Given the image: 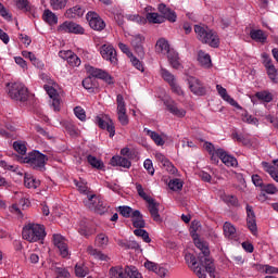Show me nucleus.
Wrapping results in <instances>:
<instances>
[{
    "instance_id": "40",
    "label": "nucleus",
    "mask_w": 278,
    "mask_h": 278,
    "mask_svg": "<svg viewBox=\"0 0 278 278\" xmlns=\"http://www.w3.org/2000/svg\"><path fill=\"white\" fill-rule=\"evenodd\" d=\"M108 244H110L108 235L101 232L96 237V245L99 247V249H105Z\"/></svg>"
},
{
    "instance_id": "29",
    "label": "nucleus",
    "mask_w": 278,
    "mask_h": 278,
    "mask_svg": "<svg viewBox=\"0 0 278 278\" xmlns=\"http://www.w3.org/2000/svg\"><path fill=\"white\" fill-rule=\"evenodd\" d=\"M83 87L85 90H88V92H94V90L99 88V84L97 83L96 78L88 76L83 80Z\"/></svg>"
},
{
    "instance_id": "22",
    "label": "nucleus",
    "mask_w": 278,
    "mask_h": 278,
    "mask_svg": "<svg viewBox=\"0 0 278 278\" xmlns=\"http://www.w3.org/2000/svg\"><path fill=\"white\" fill-rule=\"evenodd\" d=\"M198 62L203 68H212V56L203 50L198 51Z\"/></svg>"
},
{
    "instance_id": "23",
    "label": "nucleus",
    "mask_w": 278,
    "mask_h": 278,
    "mask_svg": "<svg viewBox=\"0 0 278 278\" xmlns=\"http://www.w3.org/2000/svg\"><path fill=\"white\" fill-rule=\"evenodd\" d=\"M131 220L132 226L136 227V229H144L147 223L144 222V217L142 216V213L140 211L136 210L131 214Z\"/></svg>"
},
{
    "instance_id": "49",
    "label": "nucleus",
    "mask_w": 278,
    "mask_h": 278,
    "mask_svg": "<svg viewBox=\"0 0 278 278\" xmlns=\"http://www.w3.org/2000/svg\"><path fill=\"white\" fill-rule=\"evenodd\" d=\"M15 4L17 10H22V12H31V4L27 0H15Z\"/></svg>"
},
{
    "instance_id": "12",
    "label": "nucleus",
    "mask_w": 278,
    "mask_h": 278,
    "mask_svg": "<svg viewBox=\"0 0 278 278\" xmlns=\"http://www.w3.org/2000/svg\"><path fill=\"white\" fill-rule=\"evenodd\" d=\"M87 71L90 75L89 77H92L93 79H102L109 86L114 85V77H112L108 72L92 66L87 67Z\"/></svg>"
},
{
    "instance_id": "46",
    "label": "nucleus",
    "mask_w": 278,
    "mask_h": 278,
    "mask_svg": "<svg viewBox=\"0 0 278 278\" xmlns=\"http://www.w3.org/2000/svg\"><path fill=\"white\" fill-rule=\"evenodd\" d=\"M125 18L138 25H144V23H147V18L142 17L140 14H126Z\"/></svg>"
},
{
    "instance_id": "33",
    "label": "nucleus",
    "mask_w": 278,
    "mask_h": 278,
    "mask_svg": "<svg viewBox=\"0 0 278 278\" xmlns=\"http://www.w3.org/2000/svg\"><path fill=\"white\" fill-rule=\"evenodd\" d=\"M152 23L153 25H162L164 23V17L160 13H147L146 22Z\"/></svg>"
},
{
    "instance_id": "34",
    "label": "nucleus",
    "mask_w": 278,
    "mask_h": 278,
    "mask_svg": "<svg viewBox=\"0 0 278 278\" xmlns=\"http://www.w3.org/2000/svg\"><path fill=\"white\" fill-rule=\"evenodd\" d=\"M250 38L255 40V42H266L267 39L266 34L262 29H252L250 31Z\"/></svg>"
},
{
    "instance_id": "36",
    "label": "nucleus",
    "mask_w": 278,
    "mask_h": 278,
    "mask_svg": "<svg viewBox=\"0 0 278 278\" xmlns=\"http://www.w3.org/2000/svg\"><path fill=\"white\" fill-rule=\"evenodd\" d=\"M42 18L45 23H48V25H58V15H55L51 10H45Z\"/></svg>"
},
{
    "instance_id": "45",
    "label": "nucleus",
    "mask_w": 278,
    "mask_h": 278,
    "mask_svg": "<svg viewBox=\"0 0 278 278\" xmlns=\"http://www.w3.org/2000/svg\"><path fill=\"white\" fill-rule=\"evenodd\" d=\"M87 162L90 164V166H92V168H97L98 170L103 168L102 161L91 154L87 155Z\"/></svg>"
},
{
    "instance_id": "27",
    "label": "nucleus",
    "mask_w": 278,
    "mask_h": 278,
    "mask_svg": "<svg viewBox=\"0 0 278 278\" xmlns=\"http://www.w3.org/2000/svg\"><path fill=\"white\" fill-rule=\"evenodd\" d=\"M262 166L265 170V173H268V175L278 184V169L275 167V165H271L270 163L264 161L262 162Z\"/></svg>"
},
{
    "instance_id": "16",
    "label": "nucleus",
    "mask_w": 278,
    "mask_h": 278,
    "mask_svg": "<svg viewBox=\"0 0 278 278\" xmlns=\"http://www.w3.org/2000/svg\"><path fill=\"white\" fill-rule=\"evenodd\" d=\"M130 45L140 58L144 56V36L140 34L132 35L130 39Z\"/></svg>"
},
{
    "instance_id": "58",
    "label": "nucleus",
    "mask_w": 278,
    "mask_h": 278,
    "mask_svg": "<svg viewBox=\"0 0 278 278\" xmlns=\"http://www.w3.org/2000/svg\"><path fill=\"white\" fill-rule=\"evenodd\" d=\"M74 114L78 121H86V111L81 106L74 108Z\"/></svg>"
},
{
    "instance_id": "8",
    "label": "nucleus",
    "mask_w": 278,
    "mask_h": 278,
    "mask_svg": "<svg viewBox=\"0 0 278 278\" xmlns=\"http://www.w3.org/2000/svg\"><path fill=\"white\" fill-rule=\"evenodd\" d=\"M263 60V65L265 66V71L267 73L268 79H270L271 84H278V70L273 63V59L266 52L261 55Z\"/></svg>"
},
{
    "instance_id": "14",
    "label": "nucleus",
    "mask_w": 278,
    "mask_h": 278,
    "mask_svg": "<svg viewBox=\"0 0 278 278\" xmlns=\"http://www.w3.org/2000/svg\"><path fill=\"white\" fill-rule=\"evenodd\" d=\"M100 54L103 60L111 62V64H116V62H118V59L116 58V49H114V47L110 43L101 46Z\"/></svg>"
},
{
    "instance_id": "39",
    "label": "nucleus",
    "mask_w": 278,
    "mask_h": 278,
    "mask_svg": "<svg viewBox=\"0 0 278 278\" xmlns=\"http://www.w3.org/2000/svg\"><path fill=\"white\" fill-rule=\"evenodd\" d=\"M74 185L76 186L80 194H85L86 197L90 194V189L88 188V182L86 180H74Z\"/></svg>"
},
{
    "instance_id": "25",
    "label": "nucleus",
    "mask_w": 278,
    "mask_h": 278,
    "mask_svg": "<svg viewBox=\"0 0 278 278\" xmlns=\"http://www.w3.org/2000/svg\"><path fill=\"white\" fill-rule=\"evenodd\" d=\"M166 108L168 112L173 114V116H177V118H184V116H186V110L179 109L175 102H168Z\"/></svg>"
},
{
    "instance_id": "26",
    "label": "nucleus",
    "mask_w": 278,
    "mask_h": 278,
    "mask_svg": "<svg viewBox=\"0 0 278 278\" xmlns=\"http://www.w3.org/2000/svg\"><path fill=\"white\" fill-rule=\"evenodd\" d=\"M112 166H122V168H131V161L123 156H113L111 159Z\"/></svg>"
},
{
    "instance_id": "32",
    "label": "nucleus",
    "mask_w": 278,
    "mask_h": 278,
    "mask_svg": "<svg viewBox=\"0 0 278 278\" xmlns=\"http://www.w3.org/2000/svg\"><path fill=\"white\" fill-rule=\"evenodd\" d=\"M99 197L94 193H90L87 195V198L83 201L84 205L88 207L89 210H94L97 207V204L99 203Z\"/></svg>"
},
{
    "instance_id": "52",
    "label": "nucleus",
    "mask_w": 278,
    "mask_h": 278,
    "mask_svg": "<svg viewBox=\"0 0 278 278\" xmlns=\"http://www.w3.org/2000/svg\"><path fill=\"white\" fill-rule=\"evenodd\" d=\"M161 164L167 170V173H170V175H176L177 167L173 165V163L170 162V160H168V157H165V160Z\"/></svg>"
},
{
    "instance_id": "53",
    "label": "nucleus",
    "mask_w": 278,
    "mask_h": 278,
    "mask_svg": "<svg viewBox=\"0 0 278 278\" xmlns=\"http://www.w3.org/2000/svg\"><path fill=\"white\" fill-rule=\"evenodd\" d=\"M127 278H142V274L134 266L126 267Z\"/></svg>"
},
{
    "instance_id": "19",
    "label": "nucleus",
    "mask_w": 278,
    "mask_h": 278,
    "mask_svg": "<svg viewBox=\"0 0 278 278\" xmlns=\"http://www.w3.org/2000/svg\"><path fill=\"white\" fill-rule=\"evenodd\" d=\"M96 123L100 129H106V131L110 134V138H114L116 135V127L114 126V122H112V119L105 121L101 116H97Z\"/></svg>"
},
{
    "instance_id": "3",
    "label": "nucleus",
    "mask_w": 278,
    "mask_h": 278,
    "mask_svg": "<svg viewBox=\"0 0 278 278\" xmlns=\"http://www.w3.org/2000/svg\"><path fill=\"white\" fill-rule=\"evenodd\" d=\"M24 164H28L33 170H38L39 173H45L47 170V162H49V156L42 154L38 150H33L28 152L23 159Z\"/></svg>"
},
{
    "instance_id": "5",
    "label": "nucleus",
    "mask_w": 278,
    "mask_h": 278,
    "mask_svg": "<svg viewBox=\"0 0 278 278\" xmlns=\"http://www.w3.org/2000/svg\"><path fill=\"white\" fill-rule=\"evenodd\" d=\"M22 236L27 242H38L45 240L47 232L45 231V226L40 224H27L23 228Z\"/></svg>"
},
{
    "instance_id": "63",
    "label": "nucleus",
    "mask_w": 278,
    "mask_h": 278,
    "mask_svg": "<svg viewBox=\"0 0 278 278\" xmlns=\"http://www.w3.org/2000/svg\"><path fill=\"white\" fill-rule=\"evenodd\" d=\"M263 191L266 192L267 194H277L278 189L275 185L268 184L263 187Z\"/></svg>"
},
{
    "instance_id": "2",
    "label": "nucleus",
    "mask_w": 278,
    "mask_h": 278,
    "mask_svg": "<svg viewBox=\"0 0 278 278\" xmlns=\"http://www.w3.org/2000/svg\"><path fill=\"white\" fill-rule=\"evenodd\" d=\"M194 31L198 36V39L203 45H208L213 49H218L220 47V37H218V33L212 30L207 26L195 25Z\"/></svg>"
},
{
    "instance_id": "4",
    "label": "nucleus",
    "mask_w": 278,
    "mask_h": 278,
    "mask_svg": "<svg viewBox=\"0 0 278 278\" xmlns=\"http://www.w3.org/2000/svg\"><path fill=\"white\" fill-rule=\"evenodd\" d=\"M198 260H199L200 265H197V256H194V254H192V253L185 254L186 263L188 264L189 268H192V270H193V273H195L197 277L206 278L207 274H205V273H208L211 278H218L216 276V266L215 265H214V269L212 271L213 273V276H212V274L207 270V267H205V263L202 264L201 258H199V256H198Z\"/></svg>"
},
{
    "instance_id": "21",
    "label": "nucleus",
    "mask_w": 278,
    "mask_h": 278,
    "mask_svg": "<svg viewBox=\"0 0 278 278\" xmlns=\"http://www.w3.org/2000/svg\"><path fill=\"white\" fill-rule=\"evenodd\" d=\"M87 253L88 255H91L93 260H99V262H110V256H108V254L103 253L102 251L96 249L92 245L87 247Z\"/></svg>"
},
{
    "instance_id": "41",
    "label": "nucleus",
    "mask_w": 278,
    "mask_h": 278,
    "mask_svg": "<svg viewBox=\"0 0 278 278\" xmlns=\"http://www.w3.org/2000/svg\"><path fill=\"white\" fill-rule=\"evenodd\" d=\"M255 97L258 101H263V103H270L273 101V93L267 90L256 92Z\"/></svg>"
},
{
    "instance_id": "61",
    "label": "nucleus",
    "mask_w": 278,
    "mask_h": 278,
    "mask_svg": "<svg viewBox=\"0 0 278 278\" xmlns=\"http://www.w3.org/2000/svg\"><path fill=\"white\" fill-rule=\"evenodd\" d=\"M143 167L149 173V175H155V168H153V161H151V159H147L143 162Z\"/></svg>"
},
{
    "instance_id": "62",
    "label": "nucleus",
    "mask_w": 278,
    "mask_h": 278,
    "mask_svg": "<svg viewBox=\"0 0 278 278\" xmlns=\"http://www.w3.org/2000/svg\"><path fill=\"white\" fill-rule=\"evenodd\" d=\"M75 274H76V277H86V275H88V269L81 265H76L75 266Z\"/></svg>"
},
{
    "instance_id": "42",
    "label": "nucleus",
    "mask_w": 278,
    "mask_h": 278,
    "mask_svg": "<svg viewBox=\"0 0 278 278\" xmlns=\"http://www.w3.org/2000/svg\"><path fill=\"white\" fill-rule=\"evenodd\" d=\"M22 55H23V58L30 60V62L34 64V66H37L38 68L43 66L42 62H40V60H38L36 58V54H34V52L23 51Z\"/></svg>"
},
{
    "instance_id": "55",
    "label": "nucleus",
    "mask_w": 278,
    "mask_h": 278,
    "mask_svg": "<svg viewBox=\"0 0 278 278\" xmlns=\"http://www.w3.org/2000/svg\"><path fill=\"white\" fill-rule=\"evenodd\" d=\"M242 121L243 123H248V125H258L260 123V121H257V117L249 115V112H244V114H242Z\"/></svg>"
},
{
    "instance_id": "57",
    "label": "nucleus",
    "mask_w": 278,
    "mask_h": 278,
    "mask_svg": "<svg viewBox=\"0 0 278 278\" xmlns=\"http://www.w3.org/2000/svg\"><path fill=\"white\" fill-rule=\"evenodd\" d=\"M118 212L124 216V218H130V216L134 214V208L130 206H119Z\"/></svg>"
},
{
    "instance_id": "50",
    "label": "nucleus",
    "mask_w": 278,
    "mask_h": 278,
    "mask_svg": "<svg viewBox=\"0 0 278 278\" xmlns=\"http://www.w3.org/2000/svg\"><path fill=\"white\" fill-rule=\"evenodd\" d=\"M13 149L16 153H20V155H25V153H27V146H25L24 141H14Z\"/></svg>"
},
{
    "instance_id": "38",
    "label": "nucleus",
    "mask_w": 278,
    "mask_h": 278,
    "mask_svg": "<svg viewBox=\"0 0 278 278\" xmlns=\"http://www.w3.org/2000/svg\"><path fill=\"white\" fill-rule=\"evenodd\" d=\"M224 236L229 240H233V238H236V226L229 222H226L224 224Z\"/></svg>"
},
{
    "instance_id": "13",
    "label": "nucleus",
    "mask_w": 278,
    "mask_h": 278,
    "mask_svg": "<svg viewBox=\"0 0 278 278\" xmlns=\"http://www.w3.org/2000/svg\"><path fill=\"white\" fill-rule=\"evenodd\" d=\"M189 89L195 94V97H205L207 94V88L203 86V83L197 77L190 76L188 78Z\"/></svg>"
},
{
    "instance_id": "43",
    "label": "nucleus",
    "mask_w": 278,
    "mask_h": 278,
    "mask_svg": "<svg viewBox=\"0 0 278 278\" xmlns=\"http://www.w3.org/2000/svg\"><path fill=\"white\" fill-rule=\"evenodd\" d=\"M116 103L117 114H127V104H125V98L123 97V94H117Z\"/></svg>"
},
{
    "instance_id": "30",
    "label": "nucleus",
    "mask_w": 278,
    "mask_h": 278,
    "mask_svg": "<svg viewBox=\"0 0 278 278\" xmlns=\"http://www.w3.org/2000/svg\"><path fill=\"white\" fill-rule=\"evenodd\" d=\"M143 131H144V134H147V136H149L151 138V140H153V142H155V144L157 147H164L165 141L162 138V136H160V134H157L149 128H144Z\"/></svg>"
},
{
    "instance_id": "54",
    "label": "nucleus",
    "mask_w": 278,
    "mask_h": 278,
    "mask_svg": "<svg viewBox=\"0 0 278 278\" xmlns=\"http://www.w3.org/2000/svg\"><path fill=\"white\" fill-rule=\"evenodd\" d=\"M67 0H50L52 10H64L66 8Z\"/></svg>"
},
{
    "instance_id": "35",
    "label": "nucleus",
    "mask_w": 278,
    "mask_h": 278,
    "mask_svg": "<svg viewBox=\"0 0 278 278\" xmlns=\"http://www.w3.org/2000/svg\"><path fill=\"white\" fill-rule=\"evenodd\" d=\"M110 276L111 278H127V267L125 269L121 266L112 267Z\"/></svg>"
},
{
    "instance_id": "24",
    "label": "nucleus",
    "mask_w": 278,
    "mask_h": 278,
    "mask_svg": "<svg viewBox=\"0 0 278 278\" xmlns=\"http://www.w3.org/2000/svg\"><path fill=\"white\" fill-rule=\"evenodd\" d=\"M165 55H167V60L174 68L179 71L181 68V63H179V53L175 51V49H170Z\"/></svg>"
},
{
    "instance_id": "17",
    "label": "nucleus",
    "mask_w": 278,
    "mask_h": 278,
    "mask_svg": "<svg viewBox=\"0 0 278 278\" xmlns=\"http://www.w3.org/2000/svg\"><path fill=\"white\" fill-rule=\"evenodd\" d=\"M245 211H247L248 228L250 229L251 233H253V236H256L257 235V222L255 219V212L253 211V206L248 204L245 207Z\"/></svg>"
},
{
    "instance_id": "10",
    "label": "nucleus",
    "mask_w": 278,
    "mask_h": 278,
    "mask_svg": "<svg viewBox=\"0 0 278 278\" xmlns=\"http://www.w3.org/2000/svg\"><path fill=\"white\" fill-rule=\"evenodd\" d=\"M86 20L88 21V24L91 29L94 31H103L105 29V21L101 18V15L94 11H89L86 14Z\"/></svg>"
},
{
    "instance_id": "47",
    "label": "nucleus",
    "mask_w": 278,
    "mask_h": 278,
    "mask_svg": "<svg viewBox=\"0 0 278 278\" xmlns=\"http://www.w3.org/2000/svg\"><path fill=\"white\" fill-rule=\"evenodd\" d=\"M110 206H108V202L103 201V199L99 198L98 203L93 211L97 212V214H105L108 212Z\"/></svg>"
},
{
    "instance_id": "28",
    "label": "nucleus",
    "mask_w": 278,
    "mask_h": 278,
    "mask_svg": "<svg viewBox=\"0 0 278 278\" xmlns=\"http://www.w3.org/2000/svg\"><path fill=\"white\" fill-rule=\"evenodd\" d=\"M24 186L25 188L36 190L40 186V180L36 179L31 174H25Z\"/></svg>"
},
{
    "instance_id": "56",
    "label": "nucleus",
    "mask_w": 278,
    "mask_h": 278,
    "mask_svg": "<svg viewBox=\"0 0 278 278\" xmlns=\"http://www.w3.org/2000/svg\"><path fill=\"white\" fill-rule=\"evenodd\" d=\"M204 149L210 153L211 160H214V162H216V151H218V149H216L212 142H205L204 143Z\"/></svg>"
},
{
    "instance_id": "1",
    "label": "nucleus",
    "mask_w": 278,
    "mask_h": 278,
    "mask_svg": "<svg viewBox=\"0 0 278 278\" xmlns=\"http://www.w3.org/2000/svg\"><path fill=\"white\" fill-rule=\"evenodd\" d=\"M201 229V223L199 220H193L190 226V233L193 238L194 245L199 251V260L201 264H205L206 270L214 276V260L210 256V245L207 242L199 239V235L197 233Z\"/></svg>"
},
{
    "instance_id": "9",
    "label": "nucleus",
    "mask_w": 278,
    "mask_h": 278,
    "mask_svg": "<svg viewBox=\"0 0 278 278\" xmlns=\"http://www.w3.org/2000/svg\"><path fill=\"white\" fill-rule=\"evenodd\" d=\"M52 244L58 249L61 257H68L71 255L68 251V240L61 233L52 235Z\"/></svg>"
},
{
    "instance_id": "31",
    "label": "nucleus",
    "mask_w": 278,
    "mask_h": 278,
    "mask_svg": "<svg viewBox=\"0 0 278 278\" xmlns=\"http://www.w3.org/2000/svg\"><path fill=\"white\" fill-rule=\"evenodd\" d=\"M65 16L66 18H81L84 16V9L79 5L73 7L66 10Z\"/></svg>"
},
{
    "instance_id": "37",
    "label": "nucleus",
    "mask_w": 278,
    "mask_h": 278,
    "mask_svg": "<svg viewBox=\"0 0 278 278\" xmlns=\"http://www.w3.org/2000/svg\"><path fill=\"white\" fill-rule=\"evenodd\" d=\"M155 49L159 53H163V55H166L170 50V45H168L166 39L162 38L156 41Z\"/></svg>"
},
{
    "instance_id": "44",
    "label": "nucleus",
    "mask_w": 278,
    "mask_h": 278,
    "mask_svg": "<svg viewBox=\"0 0 278 278\" xmlns=\"http://www.w3.org/2000/svg\"><path fill=\"white\" fill-rule=\"evenodd\" d=\"M161 77L166 81L169 86L177 81L175 75H173L168 70L161 68Z\"/></svg>"
},
{
    "instance_id": "18",
    "label": "nucleus",
    "mask_w": 278,
    "mask_h": 278,
    "mask_svg": "<svg viewBox=\"0 0 278 278\" xmlns=\"http://www.w3.org/2000/svg\"><path fill=\"white\" fill-rule=\"evenodd\" d=\"M215 154L217 157H219V160H222L225 166H231L232 168H236V166H238V160L235 156L227 154L224 149L218 148Z\"/></svg>"
},
{
    "instance_id": "59",
    "label": "nucleus",
    "mask_w": 278,
    "mask_h": 278,
    "mask_svg": "<svg viewBox=\"0 0 278 278\" xmlns=\"http://www.w3.org/2000/svg\"><path fill=\"white\" fill-rule=\"evenodd\" d=\"M47 94L50 97V99H55L56 97H60L58 94V90H55V88H53V85H45L43 86Z\"/></svg>"
},
{
    "instance_id": "64",
    "label": "nucleus",
    "mask_w": 278,
    "mask_h": 278,
    "mask_svg": "<svg viewBox=\"0 0 278 278\" xmlns=\"http://www.w3.org/2000/svg\"><path fill=\"white\" fill-rule=\"evenodd\" d=\"M154 273L159 275V277H168V269L164 266L159 265Z\"/></svg>"
},
{
    "instance_id": "11",
    "label": "nucleus",
    "mask_w": 278,
    "mask_h": 278,
    "mask_svg": "<svg viewBox=\"0 0 278 278\" xmlns=\"http://www.w3.org/2000/svg\"><path fill=\"white\" fill-rule=\"evenodd\" d=\"M58 31L61 34H76L84 36L86 33V29L81 27V25L75 23V22H64L58 27Z\"/></svg>"
},
{
    "instance_id": "6",
    "label": "nucleus",
    "mask_w": 278,
    "mask_h": 278,
    "mask_svg": "<svg viewBox=\"0 0 278 278\" xmlns=\"http://www.w3.org/2000/svg\"><path fill=\"white\" fill-rule=\"evenodd\" d=\"M136 190L143 199V201L148 202V210L150 212L151 217L155 223H162V216H160V203L155 202V199L151 198L147 192H144V188L142 185L136 184Z\"/></svg>"
},
{
    "instance_id": "20",
    "label": "nucleus",
    "mask_w": 278,
    "mask_h": 278,
    "mask_svg": "<svg viewBox=\"0 0 278 278\" xmlns=\"http://www.w3.org/2000/svg\"><path fill=\"white\" fill-rule=\"evenodd\" d=\"M216 90L219 97H222L226 103H229V105H232V108H236L237 110H242V106L233 98H231L229 93H227V89H225L223 86L216 85Z\"/></svg>"
},
{
    "instance_id": "15",
    "label": "nucleus",
    "mask_w": 278,
    "mask_h": 278,
    "mask_svg": "<svg viewBox=\"0 0 278 278\" xmlns=\"http://www.w3.org/2000/svg\"><path fill=\"white\" fill-rule=\"evenodd\" d=\"M157 10L163 17V22L168 21L169 23H177V12L167 7L165 3H160Z\"/></svg>"
},
{
    "instance_id": "60",
    "label": "nucleus",
    "mask_w": 278,
    "mask_h": 278,
    "mask_svg": "<svg viewBox=\"0 0 278 278\" xmlns=\"http://www.w3.org/2000/svg\"><path fill=\"white\" fill-rule=\"evenodd\" d=\"M67 63L70 64V66H80L81 65V59H79V56H77V54H75V52H74V53H72V55L67 60Z\"/></svg>"
},
{
    "instance_id": "7",
    "label": "nucleus",
    "mask_w": 278,
    "mask_h": 278,
    "mask_svg": "<svg viewBox=\"0 0 278 278\" xmlns=\"http://www.w3.org/2000/svg\"><path fill=\"white\" fill-rule=\"evenodd\" d=\"M7 86L9 87V97L11 99L22 102L27 101L29 91L27 90V87H25L22 83H9Z\"/></svg>"
},
{
    "instance_id": "51",
    "label": "nucleus",
    "mask_w": 278,
    "mask_h": 278,
    "mask_svg": "<svg viewBox=\"0 0 278 278\" xmlns=\"http://www.w3.org/2000/svg\"><path fill=\"white\" fill-rule=\"evenodd\" d=\"M134 233L138 238H142L143 242H147L149 244L151 242V238L149 237V232L142 228H137L134 230Z\"/></svg>"
},
{
    "instance_id": "48",
    "label": "nucleus",
    "mask_w": 278,
    "mask_h": 278,
    "mask_svg": "<svg viewBox=\"0 0 278 278\" xmlns=\"http://www.w3.org/2000/svg\"><path fill=\"white\" fill-rule=\"evenodd\" d=\"M168 188H169V190L177 192V191L181 190V188H184V181H181V179H179V178L172 179L168 182Z\"/></svg>"
}]
</instances>
